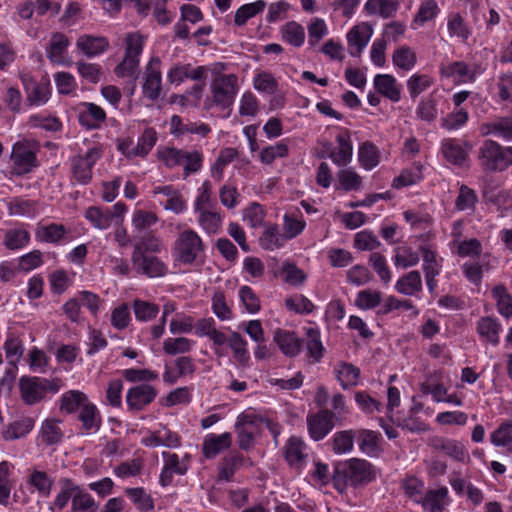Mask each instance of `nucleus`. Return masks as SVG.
<instances>
[{
    "label": "nucleus",
    "instance_id": "1",
    "mask_svg": "<svg viewBox=\"0 0 512 512\" xmlns=\"http://www.w3.org/2000/svg\"><path fill=\"white\" fill-rule=\"evenodd\" d=\"M160 251V244L154 235H143L134 242L131 263L138 275L148 278L163 277L168 272V266L159 257L148 252Z\"/></svg>",
    "mask_w": 512,
    "mask_h": 512
},
{
    "label": "nucleus",
    "instance_id": "2",
    "mask_svg": "<svg viewBox=\"0 0 512 512\" xmlns=\"http://www.w3.org/2000/svg\"><path fill=\"white\" fill-rule=\"evenodd\" d=\"M226 64L215 63L211 68L212 80L210 95L205 100L206 108L218 107L222 110L230 109L239 92V81L236 74L224 73Z\"/></svg>",
    "mask_w": 512,
    "mask_h": 512
},
{
    "label": "nucleus",
    "instance_id": "3",
    "mask_svg": "<svg viewBox=\"0 0 512 512\" xmlns=\"http://www.w3.org/2000/svg\"><path fill=\"white\" fill-rule=\"evenodd\" d=\"M375 478L371 463L364 459L351 458L337 465L333 472L334 487L343 493L347 487L363 486Z\"/></svg>",
    "mask_w": 512,
    "mask_h": 512
},
{
    "label": "nucleus",
    "instance_id": "4",
    "mask_svg": "<svg viewBox=\"0 0 512 512\" xmlns=\"http://www.w3.org/2000/svg\"><path fill=\"white\" fill-rule=\"evenodd\" d=\"M204 253L205 245L196 231L188 228L178 234L173 246V256L176 261L191 265L200 261Z\"/></svg>",
    "mask_w": 512,
    "mask_h": 512
},
{
    "label": "nucleus",
    "instance_id": "5",
    "mask_svg": "<svg viewBox=\"0 0 512 512\" xmlns=\"http://www.w3.org/2000/svg\"><path fill=\"white\" fill-rule=\"evenodd\" d=\"M478 160L484 171H505L512 165V147H504L494 140L487 139L479 147Z\"/></svg>",
    "mask_w": 512,
    "mask_h": 512
},
{
    "label": "nucleus",
    "instance_id": "6",
    "mask_svg": "<svg viewBox=\"0 0 512 512\" xmlns=\"http://www.w3.org/2000/svg\"><path fill=\"white\" fill-rule=\"evenodd\" d=\"M61 383L59 380H48L40 377H21L19 388L23 401L28 405H33L41 401L45 394L50 391L56 393L59 391Z\"/></svg>",
    "mask_w": 512,
    "mask_h": 512
},
{
    "label": "nucleus",
    "instance_id": "7",
    "mask_svg": "<svg viewBox=\"0 0 512 512\" xmlns=\"http://www.w3.org/2000/svg\"><path fill=\"white\" fill-rule=\"evenodd\" d=\"M102 155V148L95 145L89 148L84 155L73 156L70 160L72 178L80 185L89 184L93 178V167Z\"/></svg>",
    "mask_w": 512,
    "mask_h": 512
},
{
    "label": "nucleus",
    "instance_id": "8",
    "mask_svg": "<svg viewBox=\"0 0 512 512\" xmlns=\"http://www.w3.org/2000/svg\"><path fill=\"white\" fill-rule=\"evenodd\" d=\"M143 44V36L139 33H130L126 36L125 57L115 68L118 77H134L138 74Z\"/></svg>",
    "mask_w": 512,
    "mask_h": 512
},
{
    "label": "nucleus",
    "instance_id": "9",
    "mask_svg": "<svg viewBox=\"0 0 512 512\" xmlns=\"http://www.w3.org/2000/svg\"><path fill=\"white\" fill-rule=\"evenodd\" d=\"M10 159L12 162L11 173L16 176L28 174L38 166L35 151L24 142H16L13 145Z\"/></svg>",
    "mask_w": 512,
    "mask_h": 512
},
{
    "label": "nucleus",
    "instance_id": "10",
    "mask_svg": "<svg viewBox=\"0 0 512 512\" xmlns=\"http://www.w3.org/2000/svg\"><path fill=\"white\" fill-rule=\"evenodd\" d=\"M335 413L323 408L316 413L307 415V427L310 437L314 441L324 439L335 426Z\"/></svg>",
    "mask_w": 512,
    "mask_h": 512
},
{
    "label": "nucleus",
    "instance_id": "11",
    "mask_svg": "<svg viewBox=\"0 0 512 512\" xmlns=\"http://www.w3.org/2000/svg\"><path fill=\"white\" fill-rule=\"evenodd\" d=\"M142 90L144 96L151 101L157 100L161 95L162 72L161 60L158 56L151 57L146 65Z\"/></svg>",
    "mask_w": 512,
    "mask_h": 512
},
{
    "label": "nucleus",
    "instance_id": "12",
    "mask_svg": "<svg viewBox=\"0 0 512 512\" xmlns=\"http://www.w3.org/2000/svg\"><path fill=\"white\" fill-rule=\"evenodd\" d=\"M21 81L26 92V101L31 106L44 105L50 98V82L42 78L40 82L28 73L21 75Z\"/></svg>",
    "mask_w": 512,
    "mask_h": 512
},
{
    "label": "nucleus",
    "instance_id": "13",
    "mask_svg": "<svg viewBox=\"0 0 512 512\" xmlns=\"http://www.w3.org/2000/svg\"><path fill=\"white\" fill-rule=\"evenodd\" d=\"M206 66H193L192 64H175L167 73V79L171 84H181L187 79L200 82L207 77Z\"/></svg>",
    "mask_w": 512,
    "mask_h": 512
},
{
    "label": "nucleus",
    "instance_id": "14",
    "mask_svg": "<svg viewBox=\"0 0 512 512\" xmlns=\"http://www.w3.org/2000/svg\"><path fill=\"white\" fill-rule=\"evenodd\" d=\"M157 396V390L148 384H140L130 388L126 394V403L130 410L141 411L152 403Z\"/></svg>",
    "mask_w": 512,
    "mask_h": 512
},
{
    "label": "nucleus",
    "instance_id": "15",
    "mask_svg": "<svg viewBox=\"0 0 512 512\" xmlns=\"http://www.w3.org/2000/svg\"><path fill=\"white\" fill-rule=\"evenodd\" d=\"M372 34V26L366 22L352 27L346 36L349 54L353 57L359 56L367 46Z\"/></svg>",
    "mask_w": 512,
    "mask_h": 512
},
{
    "label": "nucleus",
    "instance_id": "16",
    "mask_svg": "<svg viewBox=\"0 0 512 512\" xmlns=\"http://www.w3.org/2000/svg\"><path fill=\"white\" fill-rule=\"evenodd\" d=\"M307 445L302 438L291 436L284 446V458L289 466L301 468L306 462Z\"/></svg>",
    "mask_w": 512,
    "mask_h": 512
},
{
    "label": "nucleus",
    "instance_id": "17",
    "mask_svg": "<svg viewBox=\"0 0 512 512\" xmlns=\"http://www.w3.org/2000/svg\"><path fill=\"white\" fill-rule=\"evenodd\" d=\"M70 230L63 224L50 223L46 225L38 224L35 229V239L41 243H50L58 245L67 239Z\"/></svg>",
    "mask_w": 512,
    "mask_h": 512
},
{
    "label": "nucleus",
    "instance_id": "18",
    "mask_svg": "<svg viewBox=\"0 0 512 512\" xmlns=\"http://www.w3.org/2000/svg\"><path fill=\"white\" fill-rule=\"evenodd\" d=\"M428 444L434 450L441 451L457 461H463L467 456L465 446L457 440L433 436L429 439Z\"/></svg>",
    "mask_w": 512,
    "mask_h": 512
},
{
    "label": "nucleus",
    "instance_id": "19",
    "mask_svg": "<svg viewBox=\"0 0 512 512\" xmlns=\"http://www.w3.org/2000/svg\"><path fill=\"white\" fill-rule=\"evenodd\" d=\"M443 77L451 78L456 84L473 82L476 73L463 61H453L440 66Z\"/></svg>",
    "mask_w": 512,
    "mask_h": 512
},
{
    "label": "nucleus",
    "instance_id": "20",
    "mask_svg": "<svg viewBox=\"0 0 512 512\" xmlns=\"http://www.w3.org/2000/svg\"><path fill=\"white\" fill-rule=\"evenodd\" d=\"M232 444V435L229 432L220 435L208 434L205 436L202 444V453L207 459H213L222 451L230 448Z\"/></svg>",
    "mask_w": 512,
    "mask_h": 512
},
{
    "label": "nucleus",
    "instance_id": "21",
    "mask_svg": "<svg viewBox=\"0 0 512 512\" xmlns=\"http://www.w3.org/2000/svg\"><path fill=\"white\" fill-rule=\"evenodd\" d=\"M157 142V133L154 128H146L142 135L138 138L135 147H132L130 151L124 150V144H119L118 149L127 157L132 158L135 156L145 157L152 150Z\"/></svg>",
    "mask_w": 512,
    "mask_h": 512
},
{
    "label": "nucleus",
    "instance_id": "22",
    "mask_svg": "<svg viewBox=\"0 0 512 512\" xmlns=\"http://www.w3.org/2000/svg\"><path fill=\"white\" fill-rule=\"evenodd\" d=\"M76 47L88 58L95 57L109 48V41L103 36L81 35L76 41Z\"/></svg>",
    "mask_w": 512,
    "mask_h": 512
},
{
    "label": "nucleus",
    "instance_id": "23",
    "mask_svg": "<svg viewBox=\"0 0 512 512\" xmlns=\"http://www.w3.org/2000/svg\"><path fill=\"white\" fill-rule=\"evenodd\" d=\"M244 456L239 452H232L222 458L218 465L217 481L231 482L238 469L243 465Z\"/></svg>",
    "mask_w": 512,
    "mask_h": 512
},
{
    "label": "nucleus",
    "instance_id": "24",
    "mask_svg": "<svg viewBox=\"0 0 512 512\" xmlns=\"http://www.w3.org/2000/svg\"><path fill=\"white\" fill-rule=\"evenodd\" d=\"M274 341L281 352L288 357H295L301 351L302 342L294 332L277 329L274 334Z\"/></svg>",
    "mask_w": 512,
    "mask_h": 512
},
{
    "label": "nucleus",
    "instance_id": "25",
    "mask_svg": "<svg viewBox=\"0 0 512 512\" xmlns=\"http://www.w3.org/2000/svg\"><path fill=\"white\" fill-rule=\"evenodd\" d=\"M78 420L81 422L82 429L88 433H96L102 425V417L98 408L89 400L81 407Z\"/></svg>",
    "mask_w": 512,
    "mask_h": 512
},
{
    "label": "nucleus",
    "instance_id": "26",
    "mask_svg": "<svg viewBox=\"0 0 512 512\" xmlns=\"http://www.w3.org/2000/svg\"><path fill=\"white\" fill-rule=\"evenodd\" d=\"M374 87L377 92L392 102L401 99V88L394 76L390 74H377L374 77Z\"/></svg>",
    "mask_w": 512,
    "mask_h": 512
},
{
    "label": "nucleus",
    "instance_id": "27",
    "mask_svg": "<svg viewBox=\"0 0 512 512\" xmlns=\"http://www.w3.org/2000/svg\"><path fill=\"white\" fill-rule=\"evenodd\" d=\"M483 135H494L506 141L512 140V115L497 117L482 125Z\"/></svg>",
    "mask_w": 512,
    "mask_h": 512
},
{
    "label": "nucleus",
    "instance_id": "28",
    "mask_svg": "<svg viewBox=\"0 0 512 512\" xmlns=\"http://www.w3.org/2000/svg\"><path fill=\"white\" fill-rule=\"evenodd\" d=\"M70 41L66 35L60 32L53 33L46 50L47 58L55 64L65 63V54Z\"/></svg>",
    "mask_w": 512,
    "mask_h": 512
},
{
    "label": "nucleus",
    "instance_id": "29",
    "mask_svg": "<svg viewBox=\"0 0 512 512\" xmlns=\"http://www.w3.org/2000/svg\"><path fill=\"white\" fill-rule=\"evenodd\" d=\"M336 142L338 143V151L329 152L328 157L334 164L340 167L346 166L352 159L353 151L348 131L338 134L336 136Z\"/></svg>",
    "mask_w": 512,
    "mask_h": 512
},
{
    "label": "nucleus",
    "instance_id": "30",
    "mask_svg": "<svg viewBox=\"0 0 512 512\" xmlns=\"http://www.w3.org/2000/svg\"><path fill=\"white\" fill-rule=\"evenodd\" d=\"M441 152L444 158L453 165L461 166L468 158L465 148L460 144L459 140L453 138L442 141Z\"/></svg>",
    "mask_w": 512,
    "mask_h": 512
},
{
    "label": "nucleus",
    "instance_id": "31",
    "mask_svg": "<svg viewBox=\"0 0 512 512\" xmlns=\"http://www.w3.org/2000/svg\"><path fill=\"white\" fill-rule=\"evenodd\" d=\"M158 222V217L155 213L146 210H137L132 217V225L137 232L134 235V242L139 240L140 236L152 235L148 230Z\"/></svg>",
    "mask_w": 512,
    "mask_h": 512
},
{
    "label": "nucleus",
    "instance_id": "32",
    "mask_svg": "<svg viewBox=\"0 0 512 512\" xmlns=\"http://www.w3.org/2000/svg\"><path fill=\"white\" fill-rule=\"evenodd\" d=\"M86 220L95 228L99 230H106L111 226L113 215L109 208L99 206H90L86 209L84 214Z\"/></svg>",
    "mask_w": 512,
    "mask_h": 512
},
{
    "label": "nucleus",
    "instance_id": "33",
    "mask_svg": "<svg viewBox=\"0 0 512 512\" xmlns=\"http://www.w3.org/2000/svg\"><path fill=\"white\" fill-rule=\"evenodd\" d=\"M398 7V0H367L364 10L369 15H379L383 19H387L395 15Z\"/></svg>",
    "mask_w": 512,
    "mask_h": 512
},
{
    "label": "nucleus",
    "instance_id": "34",
    "mask_svg": "<svg viewBox=\"0 0 512 512\" xmlns=\"http://www.w3.org/2000/svg\"><path fill=\"white\" fill-rule=\"evenodd\" d=\"M448 489L441 487L436 490H429L426 492L421 503L427 512H443L447 505Z\"/></svg>",
    "mask_w": 512,
    "mask_h": 512
},
{
    "label": "nucleus",
    "instance_id": "35",
    "mask_svg": "<svg viewBox=\"0 0 512 512\" xmlns=\"http://www.w3.org/2000/svg\"><path fill=\"white\" fill-rule=\"evenodd\" d=\"M286 238L283 233L279 231L276 224H266L262 235L259 238L260 246L269 251L278 249L284 245Z\"/></svg>",
    "mask_w": 512,
    "mask_h": 512
},
{
    "label": "nucleus",
    "instance_id": "36",
    "mask_svg": "<svg viewBox=\"0 0 512 512\" xmlns=\"http://www.w3.org/2000/svg\"><path fill=\"white\" fill-rule=\"evenodd\" d=\"M84 110L79 113V122L89 129L99 127L106 119L105 111L94 103H84Z\"/></svg>",
    "mask_w": 512,
    "mask_h": 512
},
{
    "label": "nucleus",
    "instance_id": "37",
    "mask_svg": "<svg viewBox=\"0 0 512 512\" xmlns=\"http://www.w3.org/2000/svg\"><path fill=\"white\" fill-rule=\"evenodd\" d=\"M395 289L397 292L406 296H412L417 292H420L422 290V278L420 272L413 270L400 277L395 284Z\"/></svg>",
    "mask_w": 512,
    "mask_h": 512
},
{
    "label": "nucleus",
    "instance_id": "38",
    "mask_svg": "<svg viewBox=\"0 0 512 512\" xmlns=\"http://www.w3.org/2000/svg\"><path fill=\"white\" fill-rule=\"evenodd\" d=\"M337 380L343 389L356 386L360 376V370L351 363L340 362L334 368Z\"/></svg>",
    "mask_w": 512,
    "mask_h": 512
},
{
    "label": "nucleus",
    "instance_id": "39",
    "mask_svg": "<svg viewBox=\"0 0 512 512\" xmlns=\"http://www.w3.org/2000/svg\"><path fill=\"white\" fill-rule=\"evenodd\" d=\"M356 435V431L352 429L337 431L330 441L332 451L337 455L350 453L353 450Z\"/></svg>",
    "mask_w": 512,
    "mask_h": 512
},
{
    "label": "nucleus",
    "instance_id": "40",
    "mask_svg": "<svg viewBox=\"0 0 512 512\" xmlns=\"http://www.w3.org/2000/svg\"><path fill=\"white\" fill-rule=\"evenodd\" d=\"M490 442L512 454V420L502 422L491 434Z\"/></svg>",
    "mask_w": 512,
    "mask_h": 512
},
{
    "label": "nucleus",
    "instance_id": "41",
    "mask_svg": "<svg viewBox=\"0 0 512 512\" xmlns=\"http://www.w3.org/2000/svg\"><path fill=\"white\" fill-rule=\"evenodd\" d=\"M99 505L94 498L75 484L74 494L71 503V512H97Z\"/></svg>",
    "mask_w": 512,
    "mask_h": 512
},
{
    "label": "nucleus",
    "instance_id": "42",
    "mask_svg": "<svg viewBox=\"0 0 512 512\" xmlns=\"http://www.w3.org/2000/svg\"><path fill=\"white\" fill-rule=\"evenodd\" d=\"M34 419L31 417H22L10 423L3 431L5 440L11 441L26 436L34 427Z\"/></svg>",
    "mask_w": 512,
    "mask_h": 512
},
{
    "label": "nucleus",
    "instance_id": "43",
    "mask_svg": "<svg viewBox=\"0 0 512 512\" xmlns=\"http://www.w3.org/2000/svg\"><path fill=\"white\" fill-rule=\"evenodd\" d=\"M423 165L420 162H415L410 168L402 170L399 176L394 178L392 186L395 189L414 185L423 179Z\"/></svg>",
    "mask_w": 512,
    "mask_h": 512
},
{
    "label": "nucleus",
    "instance_id": "44",
    "mask_svg": "<svg viewBox=\"0 0 512 512\" xmlns=\"http://www.w3.org/2000/svg\"><path fill=\"white\" fill-rule=\"evenodd\" d=\"M88 401L85 393L79 390H70L62 394L60 398V410L68 414L80 411L81 407Z\"/></svg>",
    "mask_w": 512,
    "mask_h": 512
},
{
    "label": "nucleus",
    "instance_id": "45",
    "mask_svg": "<svg viewBox=\"0 0 512 512\" xmlns=\"http://www.w3.org/2000/svg\"><path fill=\"white\" fill-rule=\"evenodd\" d=\"M61 421L55 418L46 419L40 430V437L46 445L59 443L63 438V432L60 427Z\"/></svg>",
    "mask_w": 512,
    "mask_h": 512
},
{
    "label": "nucleus",
    "instance_id": "46",
    "mask_svg": "<svg viewBox=\"0 0 512 512\" xmlns=\"http://www.w3.org/2000/svg\"><path fill=\"white\" fill-rule=\"evenodd\" d=\"M28 484L33 486L42 497H48L51 494L54 479L46 472L34 469L31 471Z\"/></svg>",
    "mask_w": 512,
    "mask_h": 512
},
{
    "label": "nucleus",
    "instance_id": "47",
    "mask_svg": "<svg viewBox=\"0 0 512 512\" xmlns=\"http://www.w3.org/2000/svg\"><path fill=\"white\" fill-rule=\"evenodd\" d=\"M379 158V151L372 142L366 141L360 145L358 160L364 169L371 170L376 167L379 164Z\"/></svg>",
    "mask_w": 512,
    "mask_h": 512
},
{
    "label": "nucleus",
    "instance_id": "48",
    "mask_svg": "<svg viewBox=\"0 0 512 512\" xmlns=\"http://www.w3.org/2000/svg\"><path fill=\"white\" fill-rule=\"evenodd\" d=\"M266 7V2L264 0H257L252 3H247L242 5L237 9L234 16V22L237 26H243L247 23V21L257 14L261 13Z\"/></svg>",
    "mask_w": 512,
    "mask_h": 512
},
{
    "label": "nucleus",
    "instance_id": "49",
    "mask_svg": "<svg viewBox=\"0 0 512 512\" xmlns=\"http://www.w3.org/2000/svg\"><path fill=\"white\" fill-rule=\"evenodd\" d=\"M306 349L308 356L314 362H319L323 357L324 347L318 329L312 327L306 329Z\"/></svg>",
    "mask_w": 512,
    "mask_h": 512
},
{
    "label": "nucleus",
    "instance_id": "50",
    "mask_svg": "<svg viewBox=\"0 0 512 512\" xmlns=\"http://www.w3.org/2000/svg\"><path fill=\"white\" fill-rule=\"evenodd\" d=\"M477 331L493 345H497L499 343L501 325L495 319L491 317L481 318L477 324Z\"/></svg>",
    "mask_w": 512,
    "mask_h": 512
},
{
    "label": "nucleus",
    "instance_id": "51",
    "mask_svg": "<svg viewBox=\"0 0 512 512\" xmlns=\"http://www.w3.org/2000/svg\"><path fill=\"white\" fill-rule=\"evenodd\" d=\"M478 202V196L474 189L462 184L459 188L458 196L455 200V208L458 211H470L475 210Z\"/></svg>",
    "mask_w": 512,
    "mask_h": 512
},
{
    "label": "nucleus",
    "instance_id": "52",
    "mask_svg": "<svg viewBox=\"0 0 512 512\" xmlns=\"http://www.w3.org/2000/svg\"><path fill=\"white\" fill-rule=\"evenodd\" d=\"M392 61L396 67L409 71L415 66L417 57L410 47L404 45L394 51Z\"/></svg>",
    "mask_w": 512,
    "mask_h": 512
},
{
    "label": "nucleus",
    "instance_id": "53",
    "mask_svg": "<svg viewBox=\"0 0 512 512\" xmlns=\"http://www.w3.org/2000/svg\"><path fill=\"white\" fill-rule=\"evenodd\" d=\"M199 213L198 223L209 234L216 233L221 227V216L208 208L195 210Z\"/></svg>",
    "mask_w": 512,
    "mask_h": 512
},
{
    "label": "nucleus",
    "instance_id": "54",
    "mask_svg": "<svg viewBox=\"0 0 512 512\" xmlns=\"http://www.w3.org/2000/svg\"><path fill=\"white\" fill-rule=\"evenodd\" d=\"M382 301L380 291L365 289L357 293L355 305L361 310H370L376 308Z\"/></svg>",
    "mask_w": 512,
    "mask_h": 512
},
{
    "label": "nucleus",
    "instance_id": "55",
    "mask_svg": "<svg viewBox=\"0 0 512 512\" xmlns=\"http://www.w3.org/2000/svg\"><path fill=\"white\" fill-rule=\"evenodd\" d=\"M133 311L137 320L147 322L154 319L159 313V306L155 303L135 299L132 304Z\"/></svg>",
    "mask_w": 512,
    "mask_h": 512
},
{
    "label": "nucleus",
    "instance_id": "56",
    "mask_svg": "<svg viewBox=\"0 0 512 512\" xmlns=\"http://www.w3.org/2000/svg\"><path fill=\"white\" fill-rule=\"evenodd\" d=\"M194 342L186 337L167 338L163 342V351L167 355L188 353L192 350Z\"/></svg>",
    "mask_w": 512,
    "mask_h": 512
},
{
    "label": "nucleus",
    "instance_id": "57",
    "mask_svg": "<svg viewBox=\"0 0 512 512\" xmlns=\"http://www.w3.org/2000/svg\"><path fill=\"white\" fill-rule=\"evenodd\" d=\"M281 274L285 283L291 286H300L306 279V273L292 262H284L281 267Z\"/></svg>",
    "mask_w": 512,
    "mask_h": 512
},
{
    "label": "nucleus",
    "instance_id": "58",
    "mask_svg": "<svg viewBox=\"0 0 512 512\" xmlns=\"http://www.w3.org/2000/svg\"><path fill=\"white\" fill-rule=\"evenodd\" d=\"M227 343L233 351L234 358L239 363L246 364L249 360L246 340L238 332H232Z\"/></svg>",
    "mask_w": 512,
    "mask_h": 512
},
{
    "label": "nucleus",
    "instance_id": "59",
    "mask_svg": "<svg viewBox=\"0 0 512 512\" xmlns=\"http://www.w3.org/2000/svg\"><path fill=\"white\" fill-rule=\"evenodd\" d=\"M30 241V234L24 229H10L5 233L4 244L9 250H17L26 246Z\"/></svg>",
    "mask_w": 512,
    "mask_h": 512
},
{
    "label": "nucleus",
    "instance_id": "60",
    "mask_svg": "<svg viewBox=\"0 0 512 512\" xmlns=\"http://www.w3.org/2000/svg\"><path fill=\"white\" fill-rule=\"evenodd\" d=\"M126 494L141 512L153 510V499L143 488H127Z\"/></svg>",
    "mask_w": 512,
    "mask_h": 512
},
{
    "label": "nucleus",
    "instance_id": "61",
    "mask_svg": "<svg viewBox=\"0 0 512 512\" xmlns=\"http://www.w3.org/2000/svg\"><path fill=\"white\" fill-rule=\"evenodd\" d=\"M469 119V114L464 108H455L441 119V126L446 130H456L464 126Z\"/></svg>",
    "mask_w": 512,
    "mask_h": 512
},
{
    "label": "nucleus",
    "instance_id": "62",
    "mask_svg": "<svg viewBox=\"0 0 512 512\" xmlns=\"http://www.w3.org/2000/svg\"><path fill=\"white\" fill-rule=\"evenodd\" d=\"M433 84V79L426 74H413L407 80V89L410 97L415 99L422 92L427 90Z\"/></svg>",
    "mask_w": 512,
    "mask_h": 512
},
{
    "label": "nucleus",
    "instance_id": "63",
    "mask_svg": "<svg viewBox=\"0 0 512 512\" xmlns=\"http://www.w3.org/2000/svg\"><path fill=\"white\" fill-rule=\"evenodd\" d=\"M492 295L497 301L499 313L507 318L512 316V297L507 289L502 285L496 286L492 290Z\"/></svg>",
    "mask_w": 512,
    "mask_h": 512
},
{
    "label": "nucleus",
    "instance_id": "64",
    "mask_svg": "<svg viewBox=\"0 0 512 512\" xmlns=\"http://www.w3.org/2000/svg\"><path fill=\"white\" fill-rule=\"evenodd\" d=\"M282 33L283 39L295 47H300L304 43V28L294 21L286 23Z\"/></svg>",
    "mask_w": 512,
    "mask_h": 512
}]
</instances>
